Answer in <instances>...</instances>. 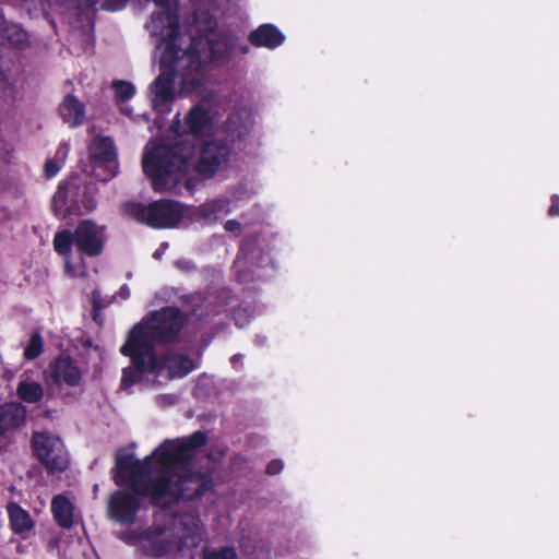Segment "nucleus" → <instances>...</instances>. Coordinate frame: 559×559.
Returning <instances> with one entry per match:
<instances>
[{
  "label": "nucleus",
  "mask_w": 559,
  "mask_h": 559,
  "mask_svg": "<svg viewBox=\"0 0 559 559\" xmlns=\"http://www.w3.org/2000/svg\"><path fill=\"white\" fill-rule=\"evenodd\" d=\"M205 443V436L197 432L187 439L165 441L144 461L133 453L116 456L115 480L128 485L134 491L117 490L108 501V511L116 522L132 523L141 509L140 496L153 503L167 507L181 497L192 498L209 487L202 475H188V460L193 449Z\"/></svg>",
  "instance_id": "nucleus-1"
},
{
  "label": "nucleus",
  "mask_w": 559,
  "mask_h": 559,
  "mask_svg": "<svg viewBox=\"0 0 559 559\" xmlns=\"http://www.w3.org/2000/svg\"><path fill=\"white\" fill-rule=\"evenodd\" d=\"M166 9L152 16L147 24L151 33L158 37L157 53L160 74L151 86L152 104L157 112L170 111L171 102L177 95H189L198 91L204 82L205 64L219 58L213 39L209 38L215 22L197 21L186 37V27H178L177 16L171 11L177 0H154Z\"/></svg>",
  "instance_id": "nucleus-2"
},
{
  "label": "nucleus",
  "mask_w": 559,
  "mask_h": 559,
  "mask_svg": "<svg viewBox=\"0 0 559 559\" xmlns=\"http://www.w3.org/2000/svg\"><path fill=\"white\" fill-rule=\"evenodd\" d=\"M182 132L199 140L201 148L195 157L194 144L186 140L169 148L164 140L151 141L143 155L142 166L155 190L175 187L190 169L211 176L226 162L227 150L210 141L212 123L207 111L201 107L190 110Z\"/></svg>",
  "instance_id": "nucleus-3"
},
{
  "label": "nucleus",
  "mask_w": 559,
  "mask_h": 559,
  "mask_svg": "<svg viewBox=\"0 0 559 559\" xmlns=\"http://www.w3.org/2000/svg\"><path fill=\"white\" fill-rule=\"evenodd\" d=\"M182 318L177 309L165 308L152 312L133 326L127 336L121 353L130 357L131 366L122 371L121 384L128 388L136 382L164 383L175 377H183L197 367L186 356H174L165 360L154 350L155 341H170L180 331Z\"/></svg>",
  "instance_id": "nucleus-4"
},
{
  "label": "nucleus",
  "mask_w": 559,
  "mask_h": 559,
  "mask_svg": "<svg viewBox=\"0 0 559 559\" xmlns=\"http://www.w3.org/2000/svg\"><path fill=\"white\" fill-rule=\"evenodd\" d=\"M192 526L182 527L174 521L166 525L155 524L142 534L133 531L126 532L121 538L135 546L140 551L152 557H163L169 554L175 555V559H199L203 554V547L198 549L202 543V530L199 522L190 519Z\"/></svg>",
  "instance_id": "nucleus-5"
},
{
  "label": "nucleus",
  "mask_w": 559,
  "mask_h": 559,
  "mask_svg": "<svg viewBox=\"0 0 559 559\" xmlns=\"http://www.w3.org/2000/svg\"><path fill=\"white\" fill-rule=\"evenodd\" d=\"M105 241V229L92 221H83L79 224L74 235L69 230H62L55 235L53 248L64 257L66 273L71 277H83L86 273L82 259L71 257L72 245L86 255L100 254Z\"/></svg>",
  "instance_id": "nucleus-6"
},
{
  "label": "nucleus",
  "mask_w": 559,
  "mask_h": 559,
  "mask_svg": "<svg viewBox=\"0 0 559 559\" xmlns=\"http://www.w3.org/2000/svg\"><path fill=\"white\" fill-rule=\"evenodd\" d=\"M126 211L134 219L157 228L174 227L192 215L191 209L170 201H158L150 205L130 204Z\"/></svg>",
  "instance_id": "nucleus-7"
},
{
  "label": "nucleus",
  "mask_w": 559,
  "mask_h": 559,
  "mask_svg": "<svg viewBox=\"0 0 559 559\" xmlns=\"http://www.w3.org/2000/svg\"><path fill=\"white\" fill-rule=\"evenodd\" d=\"M33 448L37 459L51 472L67 468L69 459L59 437L48 432H37L33 437Z\"/></svg>",
  "instance_id": "nucleus-8"
},
{
  "label": "nucleus",
  "mask_w": 559,
  "mask_h": 559,
  "mask_svg": "<svg viewBox=\"0 0 559 559\" xmlns=\"http://www.w3.org/2000/svg\"><path fill=\"white\" fill-rule=\"evenodd\" d=\"M93 162V175L103 181L112 178L118 171V162L112 141L96 136L90 146Z\"/></svg>",
  "instance_id": "nucleus-9"
},
{
  "label": "nucleus",
  "mask_w": 559,
  "mask_h": 559,
  "mask_svg": "<svg viewBox=\"0 0 559 559\" xmlns=\"http://www.w3.org/2000/svg\"><path fill=\"white\" fill-rule=\"evenodd\" d=\"M83 377V370L70 357H59L50 362L46 370L47 381L57 385L78 386Z\"/></svg>",
  "instance_id": "nucleus-10"
},
{
  "label": "nucleus",
  "mask_w": 559,
  "mask_h": 559,
  "mask_svg": "<svg viewBox=\"0 0 559 559\" xmlns=\"http://www.w3.org/2000/svg\"><path fill=\"white\" fill-rule=\"evenodd\" d=\"M26 409L20 403H8L0 407V435L25 421Z\"/></svg>",
  "instance_id": "nucleus-11"
},
{
  "label": "nucleus",
  "mask_w": 559,
  "mask_h": 559,
  "mask_svg": "<svg viewBox=\"0 0 559 559\" xmlns=\"http://www.w3.org/2000/svg\"><path fill=\"white\" fill-rule=\"evenodd\" d=\"M284 39V35L271 24L261 25L250 35V40L253 45L270 49H274L282 45Z\"/></svg>",
  "instance_id": "nucleus-12"
},
{
  "label": "nucleus",
  "mask_w": 559,
  "mask_h": 559,
  "mask_svg": "<svg viewBox=\"0 0 559 559\" xmlns=\"http://www.w3.org/2000/svg\"><path fill=\"white\" fill-rule=\"evenodd\" d=\"M51 511L57 523L62 527H71L75 520V511L71 500L64 495L52 499Z\"/></svg>",
  "instance_id": "nucleus-13"
},
{
  "label": "nucleus",
  "mask_w": 559,
  "mask_h": 559,
  "mask_svg": "<svg viewBox=\"0 0 559 559\" xmlns=\"http://www.w3.org/2000/svg\"><path fill=\"white\" fill-rule=\"evenodd\" d=\"M59 110L63 121L70 127H76L84 121V106L76 97L72 95L64 97Z\"/></svg>",
  "instance_id": "nucleus-14"
},
{
  "label": "nucleus",
  "mask_w": 559,
  "mask_h": 559,
  "mask_svg": "<svg viewBox=\"0 0 559 559\" xmlns=\"http://www.w3.org/2000/svg\"><path fill=\"white\" fill-rule=\"evenodd\" d=\"M16 393L26 403H37L44 396L41 384L32 378L29 372H24L17 383Z\"/></svg>",
  "instance_id": "nucleus-15"
},
{
  "label": "nucleus",
  "mask_w": 559,
  "mask_h": 559,
  "mask_svg": "<svg viewBox=\"0 0 559 559\" xmlns=\"http://www.w3.org/2000/svg\"><path fill=\"white\" fill-rule=\"evenodd\" d=\"M11 527L15 533L24 534L31 532L34 527V521L29 513L15 503L8 506Z\"/></svg>",
  "instance_id": "nucleus-16"
},
{
  "label": "nucleus",
  "mask_w": 559,
  "mask_h": 559,
  "mask_svg": "<svg viewBox=\"0 0 559 559\" xmlns=\"http://www.w3.org/2000/svg\"><path fill=\"white\" fill-rule=\"evenodd\" d=\"M229 212L227 200L218 199L209 201L200 206L198 213L206 221H214Z\"/></svg>",
  "instance_id": "nucleus-17"
},
{
  "label": "nucleus",
  "mask_w": 559,
  "mask_h": 559,
  "mask_svg": "<svg viewBox=\"0 0 559 559\" xmlns=\"http://www.w3.org/2000/svg\"><path fill=\"white\" fill-rule=\"evenodd\" d=\"M69 153V144L68 143H61L56 154L52 158H49L45 164V175L48 178H51L58 174V171L61 169L62 165L64 164V160Z\"/></svg>",
  "instance_id": "nucleus-18"
},
{
  "label": "nucleus",
  "mask_w": 559,
  "mask_h": 559,
  "mask_svg": "<svg viewBox=\"0 0 559 559\" xmlns=\"http://www.w3.org/2000/svg\"><path fill=\"white\" fill-rule=\"evenodd\" d=\"M73 186L67 183L64 186H60L56 191L52 199V207L58 216L66 217L68 214V199L70 194H72Z\"/></svg>",
  "instance_id": "nucleus-19"
},
{
  "label": "nucleus",
  "mask_w": 559,
  "mask_h": 559,
  "mask_svg": "<svg viewBox=\"0 0 559 559\" xmlns=\"http://www.w3.org/2000/svg\"><path fill=\"white\" fill-rule=\"evenodd\" d=\"M111 88L118 102L128 100L135 94V88L130 82L116 81L112 83Z\"/></svg>",
  "instance_id": "nucleus-20"
},
{
  "label": "nucleus",
  "mask_w": 559,
  "mask_h": 559,
  "mask_svg": "<svg viewBox=\"0 0 559 559\" xmlns=\"http://www.w3.org/2000/svg\"><path fill=\"white\" fill-rule=\"evenodd\" d=\"M41 352H43V340H41L40 335L34 334L31 337L29 343L24 350V356L26 359L32 360V359L37 358L41 354Z\"/></svg>",
  "instance_id": "nucleus-21"
},
{
  "label": "nucleus",
  "mask_w": 559,
  "mask_h": 559,
  "mask_svg": "<svg viewBox=\"0 0 559 559\" xmlns=\"http://www.w3.org/2000/svg\"><path fill=\"white\" fill-rule=\"evenodd\" d=\"M204 559H237L233 548L224 547L221 549L207 550L203 554Z\"/></svg>",
  "instance_id": "nucleus-22"
},
{
  "label": "nucleus",
  "mask_w": 559,
  "mask_h": 559,
  "mask_svg": "<svg viewBox=\"0 0 559 559\" xmlns=\"http://www.w3.org/2000/svg\"><path fill=\"white\" fill-rule=\"evenodd\" d=\"M11 32L12 34L15 35V38H12L11 35H9L8 37L13 45H21L25 41L26 34L20 27L12 26Z\"/></svg>",
  "instance_id": "nucleus-23"
},
{
  "label": "nucleus",
  "mask_w": 559,
  "mask_h": 559,
  "mask_svg": "<svg viewBox=\"0 0 559 559\" xmlns=\"http://www.w3.org/2000/svg\"><path fill=\"white\" fill-rule=\"evenodd\" d=\"M225 229L228 233H231L234 235H238L240 233V230H241V225L237 221L230 219V221L226 222Z\"/></svg>",
  "instance_id": "nucleus-24"
},
{
  "label": "nucleus",
  "mask_w": 559,
  "mask_h": 559,
  "mask_svg": "<svg viewBox=\"0 0 559 559\" xmlns=\"http://www.w3.org/2000/svg\"><path fill=\"white\" fill-rule=\"evenodd\" d=\"M282 468H283L282 461L275 460V461H272L267 465V473L271 474V475H275V474L280 473L282 471Z\"/></svg>",
  "instance_id": "nucleus-25"
},
{
  "label": "nucleus",
  "mask_w": 559,
  "mask_h": 559,
  "mask_svg": "<svg viewBox=\"0 0 559 559\" xmlns=\"http://www.w3.org/2000/svg\"><path fill=\"white\" fill-rule=\"evenodd\" d=\"M549 214L551 216H559V197L554 195L551 199V205L549 207Z\"/></svg>",
  "instance_id": "nucleus-26"
},
{
  "label": "nucleus",
  "mask_w": 559,
  "mask_h": 559,
  "mask_svg": "<svg viewBox=\"0 0 559 559\" xmlns=\"http://www.w3.org/2000/svg\"><path fill=\"white\" fill-rule=\"evenodd\" d=\"M168 245L166 242L162 243L160 247L154 252V258L159 259L164 252L167 250Z\"/></svg>",
  "instance_id": "nucleus-27"
},
{
  "label": "nucleus",
  "mask_w": 559,
  "mask_h": 559,
  "mask_svg": "<svg viewBox=\"0 0 559 559\" xmlns=\"http://www.w3.org/2000/svg\"><path fill=\"white\" fill-rule=\"evenodd\" d=\"M119 296L122 299H127L130 296L129 289L127 287H121L120 290H119Z\"/></svg>",
  "instance_id": "nucleus-28"
},
{
  "label": "nucleus",
  "mask_w": 559,
  "mask_h": 559,
  "mask_svg": "<svg viewBox=\"0 0 559 559\" xmlns=\"http://www.w3.org/2000/svg\"><path fill=\"white\" fill-rule=\"evenodd\" d=\"M121 111L129 116L131 114V108L129 106L121 105Z\"/></svg>",
  "instance_id": "nucleus-29"
}]
</instances>
